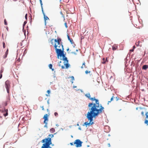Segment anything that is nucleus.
I'll list each match as a JSON object with an SVG mask.
<instances>
[{
  "mask_svg": "<svg viewBox=\"0 0 148 148\" xmlns=\"http://www.w3.org/2000/svg\"><path fill=\"white\" fill-rule=\"evenodd\" d=\"M104 108L101 104L100 105V108L99 110H88L87 113L86 117L89 121V122H87V126H89L94 124L93 121V118H95L101 113L104 112Z\"/></svg>",
  "mask_w": 148,
  "mask_h": 148,
  "instance_id": "obj_1",
  "label": "nucleus"
},
{
  "mask_svg": "<svg viewBox=\"0 0 148 148\" xmlns=\"http://www.w3.org/2000/svg\"><path fill=\"white\" fill-rule=\"evenodd\" d=\"M85 96L88 98L89 99L92 101H95V103H93L92 102L90 103H88V110H99L98 108H100L101 104H99V100L98 99H95V97H91L89 93H87L85 95Z\"/></svg>",
  "mask_w": 148,
  "mask_h": 148,
  "instance_id": "obj_2",
  "label": "nucleus"
},
{
  "mask_svg": "<svg viewBox=\"0 0 148 148\" xmlns=\"http://www.w3.org/2000/svg\"><path fill=\"white\" fill-rule=\"evenodd\" d=\"M41 142L43 143L41 148H52L50 146L51 144H52L51 138H46L42 140Z\"/></svg>",
  "mask_w": 148,
  "mask_h": 148,
  "instance_id": "obj_3",
  "label": "nucleus"
},
{
  "mask_svg": "<svg viewBox=\"0 0 148 148\" xmlns=\"http://www.w3.org/2000/svg\"><path fill=\"white\" fill-rule=\"evenodd\" d=\"M62 49H61V51L59 52V55H58V54H56L57 56V58L58 59H59L60 58H61L62 57H65L66 53L64 51V46L62 44H61Z\"/></svg>",
  "mask_w": 148,
  "mask_h": 148,
  "instance_id": "obj_4",
  "label": "nucleus"
},
{
  "mask_svg": "<svg viewBox=\"0 0 148 148\" xmlns=\"http://www.w3.org/2000/svg\"><path fill=\"white\" fill-rule=\"evenodd\" d=\"M83 142L79 139L76 140L73 143L77 147H81L82 146V144Z\"/></svg>",
  "mask_w": 148,
  "mask_h": 148,
  "instance_id": "obj_5",
  "label": "nucleus"
},
{
  "mask_svg": "<svg viewBox=\"0 0 148 148\" xmlns=\"http://www.w3.org/2000/svg\"><path fill=\"white\" fill-rule=\"evenodd\" d=\"M0 112L3 113V115L5 117L7 116L8 115V110L4 108L2 110L0 109Z\"/></svg>",
  "mask_w": 148,
  "mask_h": 148,
  "instance_id": "obj_6",
  "label": "nucleus"
},
{
  "mask_svg": "<svg viewBox=\"0 0 148 148\" xmlns=\"http://www.w3.org/2000/svg\"><path fill=\"white\" fill-rule=\"evenodd\" d=\"M49 114H45L44 115V116L43 117V119H44V121L43 122L45 123V122H48L49 121V116L50 115V113H48Z\"/></svg>",
  "mask_w": 148,
  "mask_h": 148,
  "instance_id": "obj_7",
  "label": "nucleus"
},
{
  "mask_svg": "<svg viewBox=\"0 0 148 148\" xmlns=\"http://www.w3.org/2000/svg\"><path fill=\"white\" fill-rule=\"evenodd\" d=\"M54 48L55 49V51L56 53V54H58H58L59 55V52L61 51V49H58L57 48L58 47V45H57L56 43H55L54 44Z\"/></svg>",
  "mask_w": 148,
  "mask_h": 148,
  "instance_id": "obj_8",
  "label": "nucleus"
},
{
  "mask_svg": "<svg viewBox=\"0 0 148 148\" xmlns=\"http://www.w3.org/2000/svg\"><path fill=\"white\" fill-rule=\"evenodd\" d=\"M5 86L6 88H10V82L8 80H7L5 82Z\"/></svg>",
  "mask_w": 148,
  "mask_h": 148,
  "instance_id": "obj_9",
  "label": "nucleus"
},
{
  "mask_svg": "<svg viewBox=\"0 0 148 148\" xmlns=\"http://www.w3.org/2000/svg\"><path fill=\"white\" fill-rule=\"evenodd\" d=\"M60 60H62L63 61H64V63H65L66 62H69V60L67 59V58L66 57H63L62 58H60Z\"/></svg>",
  "mask_w": 148,
  "mask_h": 148,
  "instance_id": "obj_10",
  "label": "nucleus"
},
{
  "mask_svg": "<svg viewBox=\"0 0 148 148\" xmlns=\"http://www.w3.org/2000/svg\"><path fill=\"white\" fill-rule=\"evenodd\" d=\"M44 20L45 25H46V21L48 20H49V18L46 15L44 16Z\"/></svg>",
  "mask_w": 148,
  "mask_h": 148,
  "instance_id": "obj_11",
  "label": "nucleus"
},
{
  "mask_svg": "<svg viewBox=\"0 0 148 148\" xmlns=\"http://www.w3.org/2000/svg\"><path fill=\"white\" fill-rule=\"evenodd\" d=\"M67 37L69 40L71 42V44H73L74 43V42L73 41V40L72 38H70L69 36L68 35H67Z\"/></svg>",
  "mask_w": 148,
  "mask_h": 148,
  "instance_id": "obj_12",
  "label": "nucleus"
},
{
  "mask_svg": "<svg viewBox=\"0 0 148 148\" xmlns=\"http://www.w3.org/2000/svg\"><path fill=\"white\" fill-rule=\"evenodd\" d=\"M64 65L66 69H68L70 67V65L69 62L65 63L64 64Z\"/></svg>",
  "mask_w": 148,
  "mask_h": 148,
  "instance_id": "obj_13",
  "label": "nucleus"
},
{
  "mask_svg": "<svg viewBox=\"0 0 148 148\" xmlns=\"http://www.w3.org/2000/svg\"><path fill=\"white\" fill-rule=\"evenodd\" d=\"M8 53V49H7L6 52H5V55L3 56V58H6L7 56Z\"/></svg>",
  "mask_w": 148,
  "mask_h": 148,
  "instance_id": "obj_14",
  "label": "nucleus"
},
{
  "mask_svg": "<svg viewBox=\"0 0 148 148\" xmlns=\"http://www.w3.org/2000/svg\"><path fill=\"white\" fill-rule=\"evenodd\" d=\"M147 69H148V64L144 65L142 67V69L145 70H146Z\"/></svg>",
  "mask_w": 148,
  "mask_h": 148,
  "instance_id": "obj_15",
  "label": "nucleus"
},
{
  "mask_svg": "<svg viewBox=\"0 0 148 148\" xmlns=\"http://www.w3.org/2000/svg\"><path fill=\"white\" fill-rule=\"evenodd\" d=\"M108 61L107 58L106 59L104 58H103V61L102 62V63L103 64H105L106 62Z\"/></svg>",
  "mask_w": 148,
  "mask_h": 148,
  "instance_id": "obj_16",
  "label": "nucleus"
},
{
  "mask_svg": "<svg viewBox=\"0 0 148 148\" xmlns=\"http://www.w3.org/2000/svg\"><path fill=\"white\" fill-rule=\"evenodd\" d=\"M50 131L51 133H53L55 132V130L54 128H51L50 130Z\"/></svg>",
  "mask_w": 148,
  "mask_h": 148,
  "instance_id": "obj_17",
  "label": "nucleus"
},
{
  "mask_svg": "<svg viewBox=\"0 0 148 148\" xmlns=\"http://www.w3.org/2000/svg\"><path fill=\"white\" fill-rule=\"evenodd\" d=\"M27 23V21H24L23 23V29H24V27Z\"/></svg>",
  "mask_w": 148,
  "mask_h": 148,
  "instance_id": "obj_18",
  "label": "nucleus"
},
{
  "mask_svg": "<svg viewBox=\"0 0 148 148\" xmlns=\"http://www.w3.org/2000/svg\"><path fill=\"white\" fill-rule=\"evenodd\" d=\"M117 48V46H113L112 47V49L114 51Z\"/></svg>",
  "mask_w": 148,
  "mask_h": 148,
  "instance_id": "obj_19",
  "label": "nucleus"
},
{
  "mask_svg": "<svg viewBox=\"0 0 148 148\" xmlns=\"http://www.w3.org/2000/svg\"><path fill=\"white\" fill-rule=\"evenodd\" d=\"M145 115L146 116L145 118L146 119H148V112H146Z\"/></svg>",
  "mask_w": 148,
  "mask_h": 148,
  "instance_id": "obj_20",
  "label": "nucleus"
},
{
  "mask_svg": "<svg viewBox=\"0 0 148 148\" xmlns=\"http://www.w3.org/2000/svg\"><path fill=\"white\" fill-rule=\"evenodd\" d=\"M144 123L145 124H146L147 125H148V119H145Z\"/></svg>",
  "mask_w": 148,
  "mask_h": 148,
  "instance_id": "obj_21",
  "label": "nucleus"
},
{
  "mask_svg": "<svg viewBox=\"0 0 148 148\" xmlns=\"http://www.w3.org/2000/svg\"><path fill=\"white\" fill-rule=\"evenodd\" d=\"M43 123L45 124L44 126V127H45L47 128V124H48L47 122H45V123L44 122H43Z\"/></svg>",
  "mask_w": 148,
  "mask_h": 148,
  "instance_id": "obj_22",
  "label": "nucleus"
},
{
  "mask_svg": "<svg viewBox=\"0 0 148 148\" xmlns=\"http://www.w3.org/2000/svg\"><path fill=\"white\" fill-rule=\"evenodd\" d=\"M85 62L84 61V62L83 63L82 66L81 67V68L82 69L83 68V67H84L83 66V65H84V66H85Z\"/></svg>",
  "mask_w": 148,
  "mask_h": 148,
  "instance_id": "obj_23",
  "label": "nucleus"
},
{
  "mask_svg": "<svg viewBox=\"0 0 148 148\" xmlns=\"http://www.w3.org/2000/svg\"><path fill=\"white\" fill-rule=\"evenodd\" d=\"M49 68L50 69H51L52 68L53 65L51 64H49L48 66Z\"/></svg>",
  "mask_w": 148,
  "mask_h": 148,
  "instance_id": "obj_24",
  "label": "nucleus"
},
{
  "mask_svg": "<svg viewBox=\"0 0 148 148\" xmlns=\"http://www.w3.org/2000/svg\"><path fill=\"white\" fill-rule=\"evenodd\" d=\"M87 122H86L83 123L82 125L83 126H86V127H87Z\"/></svg>",
  "mask_w": 148,
  "mask_h": 148,
  "instance_id": "obj_25",
  "label": "nucleus"
},
{
  "mask_svg": "<svg viewBox=\"0 0 148 148\" xmlns=\"http://www.w3.org/2000/svg\"><path fill=\"white\" fill-rule=\"evenodd\" d=\"M90 72H91V71H88V70H86V71H85V74H87L88 73H90Z\"/></svg>",
  "mask_w": 148,
  "mask_h": 148,
  "instance_id": "obj_26",
  "label": "nucleus"
},
{
  "mask_svg": "<svg viewBox=\"0 0 148 148\" xmlns=\"http://www.w3.org/2000/svg\"><path fill=\"white\" fill-rule=\"evenodd\" d=\"M41 9H42V13L43 15V16H44V15H45V14L44 12L43 7H42V8H41Z\"/></svg>",
  "mask_w": 148,
  "mask_h": 148,
  "instance_id": "obj_27",
  "label": "nucleus"
},
{
  "mask_svg": "<svg viewBox=\"0 0 148 148\" xmlns=\"http://www.w3.org/2000/svg\"><path fill=\"white\" fill-rule=\"evenodd\" d=\"M4 70V69L3 68H1V69L0 71V74H2V73L3 72Z\"/></svg>",
  "mask_w": 148,
  "mask_h": 148,
  "instance_id": "obj_28",
  "label": "nucleus"
},
{
  "mask_svg": "<svg viewBox=\"0 0 148 148\" xmlns=\"http://www.w3.org/2000/svg\"><path fill=\"white\" fill-rule=\"evenodd\" d=\"M4 24L5 25H7V22L5 19L4 20Z\"/></svg>",
  "mask_w": 148,
  "mask_h": 148,
  "instance_id": "obj_29",
  "label": "nucleus"
},
{
  "mask_svg": "<svg viewBox=\"0 0 148 148\" xmlns=\"http://www.w3.org/2000/svg\"><path fill=\"white\" fill-rule=\"evenodd\" d=\"M54 115L56 117H57L58 115V113L57 112H55L54 113Z\"/></svg>",
  "mask_w": 148,
  "mask_h": 148,
  "instance_id": "obj_30",
  "label": "nucleus"
},
{
  "mask_svg": "<svg viewBox=\"0 0 148 148\" xmlns=\"http://www.w3.org/2000/svg\"><path fill=\"white\" fill-rule=\"evenodd\" d=\"M57 40H58V41H59L60 42H61V40H61V39L60 38H57Z\"/></svg>",
  "mask_w": 148,
  "mask_h": 148,
  "instance_id": "obj_31",
  "label": "nucleus"
},
{
  "mask_svg": "<svg viewBox=\"0 0 148 148\" xmlns=\"http://www.w3.org/2000/svg\"><path fill=\"white\" fill-rule=\"evenodd\" d=\"M3 47L4 48H5V43L4 42H3Z\"/></svg>",
  "mask_w": 148,
  "mask_h": 148,
  "instance_id": "obj_32",
  "label": "nucleus"
},
{
  "mask_svg": "<svg viewBox=\"0 0 148 148\" xmlns=\"http://www.w3.org/2000/svg\"><path fill=\"white\" fill-rule=\"evenodd\" d=\"M57 43H58V45H61V44H62V42H60L58 41H57Z\"/></svg>",
  "mask_w": 148,
  "mask_h": 148,
  "instance_id": "obj_33",
  "label": "nucleus"
},
{
  "mask_svg": "<svg viewBox=\"0 0 148 148\" xmlns=\"http://www.w3.org/2000/svg\"><path fill=\"white\" fill-rule=\"evenodd\" d=\"M10 88H6L8 94H9L10 93Z\"/></svg>",
  "mask_w": 148,
  "mask_h": 148,
  "instance_id": "obj_34",
  "label": "nucleus"
},
{
  "mask_svg": "<svg viewBox=\"0 0 148 148\" xmlns=\"http://www.w3.org/2000/svg\"><path fill=\"white\" fill-rule=\"evenodd\" d=\"M70 77L71 78V80L72 81H73V80H74V78L73 76H71V77Z\"/></svg>",
  "mask_w": 148,
  "mask_h": 148,
  "instance_id": "obj_35",
  "label": "nucleus"
},
{
  "mask_svg": "<svg viewBox=\"0 0 148 148\" xmlns=\"http://www.w3.org/2000/svg\"><path fill=\"white\" fill-rule=\"evenodd\" d=\"M23 32L24 33V34H25V33H26V30L24 29H24H23Z\"/></svg>",
  "mask_w": 148,
  "mask_h": 148,
  "instance_id": "obj_36",
  "label": "nucleus"
},
{
  "mask_svg": "<svg viewBox=\"0 0 148 148\" xmlns=\"http://www.w3.org/2000/svg\"><path fill=\"white\" fill-rule=\"evenodd\" d=\"M25 18L26 20H27V14H26L25 15Z\"/></svg>",
  "mask_w": 148,
  "mask_h": 148,
  "instance_id": "obj_37",
  "label": "nucleus"
},
{
  "mask_svg": "<svg viewBox=\"0 0 148 148\" xmlns=\"http://www.w3.org/2000/svg\"><path fill=\"white\" fill-rule=\"evenodd\" d=\"M54 40V39L53 38V39H52L51 40V44H52V45L53 44V41Z\"/></svg>",
  "mask_w": 148,
  "mask_h": 148,
  "instance_id": "obj_38",
  "label": "nucleus"
},
{
  "mask_svg": "<svg viewBox=\"0 0 148 148\" xmlns=\"http://www.w3.org/2000/svg\"><path fill=\"white\" fill-rule=\"evenodd\" d=\"M64 25H65V27L66 28H67V27H68V26H67V23H64Z\"/></svg>",
  "mask_w": 148,
  "mask_h": 148,
  "instance_id": "obj_39",
  "label": "nucleus"
},
{
  "mask_svg": "<svg viewBox=\"0 0 148 148\" xmlns=\"http://www.w3.org/2000/svg\"><path fill=\"white\" fill-rule=\"evenodd\" d=\"M61 62H62L61 61H60V62H58V65L59 66H61V64H60V63H61Z\"/></svg>",
  "mask_w": 148,
  "mask_h": 148,
  "instance_id": "obj_40",
  "label": "nucleus"
},
{
  "mask_svg": "<svg viewBox=\"0 0 148 148\" xmlns=\"http://www.w3.org/2000/svg\"><path fill=\"white\" fill-rule=\"evenodd\" d=\"M40 4L41 5V8H42V7H43V6H42L43 4H42V1L40 2Z\"/></svg>",
  "mask_w": 148,
  "mask_h": 148,
  "instance_id": "obj_41",
  "label": "nucleus"
},
{
  "mask_svg": "<svg viewBox=\"0 0 148 148\" xmlns=\"http://www.w3.org/2000/svg\"><path fill=\"white\" fill-rule=\"evenodd\" d=\"M51 91L50 90H48L47 91V92L48 93V94L49 95V93H50Z\"/></svg>",
  "mask_w": 148,
  "mask_h": 148,
  "instance_id": "obj_42",
  "label": "nucleus"
},
{
  "mask_svg": "<svg viewBox=\"0 0 148 148\" xmlns=\"http://www.w3.org/2000/svg\"><path fill=\"white\" fill-rule=\"evenodd\" d=\"M71 53L72 54H74L75 55H77V53L76 52H71Z\"/></svg>",
  "mask_w": 148,
  "mask_h": 148,
  "instance_id": "obj_43",
  "label": "nucleus"
},
{
  "mask_svg": "<svg viewBox=\"0 0 148 148\" xmlns=\"http://www.w3.org/2000/svg\"><path fill=\"white\" fill-rule=\"evenodd\" d=\"M139 44V41H138V42L136 43V45L137 46H138Z\"/></svg>",
  "mask_w": 148,
  "mask_h": 148,
  "instance_id": "obj_44",
  "label": "nucleus"
},
{
  "mask_svg": "<svg viewBox=\"0 0 148 148\" xmlns=\"http://www.w3.org/2000/svg\"><path fill=\"white\" fill-rule=\"evenodd\" d=\"M134 51V49H131L130 50V52H133Z\"/></svg>",
  "mask_w": 148,
  "mask_h": 148,
  "instance_id": "obj_45",
  "label": "nucleus"
},
{
  "mask_svg": "<svg viewBox=\"0 0 148 148\" xmlns=\"http://www.w3.org/2000/svg\"><path fill=\"white\" fill-rule=\"evenodd\" d=\"M113 98H114V96H113L111 98V99H110V101H112L113 100Z\"/></svg>",
  "mask_w": 148,
  "mask_h": 148,
  "instance_id": "obj_46",
  "label": "nucleus"
},
{
  "mask_svg": "<svg viewBox=\"0 0 148 148\" xmlns=\"http://www.w3.org/2000/svg\"><path fill=\"white\" fill-rule=\"evenodd\" d=\"M141 115H142V116H144V112L143 111H142L141 112Z\"/></svg>",
  "mask_w": 148,
  "mask_h": 148,
  "instance_id": "obj_47",
  "label": "nucleus"
},
{
  "mask_svg": "<svg viewBox=\"0 0 148 148\" xmlns=\"http://www.w3.org/2000/svg\"><path fill=\"white\" fill-rule=\"evenodd\" d=\"M54 42H55L56 43V42H57V41H58V40L57 39H55L54 40Z\"/></svg>",
  "mask_w": 148,
  "mask_h": 148,
  "instance_id": "obj_48",
  "label": "nucleus"
},
{
  "mask_svg": "<svg viewBox=\"0 0 148 148\" xmlns=\"http://www.w3.org/2000/svg\"><path fill=\"white\" fill-rule=\"evenodd\" d=\"M2 77V74H0V79H1Z\"/></svg>",
  "mask_w": 148,
  "mask_h": 148,
  "instance_id": "obj_49",
  "label": "nucleus"
},
{
  "mask_svg": "<svg viewBox=\"0 0 148 148\" xmlns=\"http://www.w3.org/2000/svg\"><path fill=\"white\" fill-rule=\"evenodd\" d=\"M65 67H64V66L63 65H62L61 66V68L62 69H64L65 68Z\"/></svg>",
  "mask_w": 148,
  "mask_h": 148,
  "instance_id": "obj_50",
  "label": "nucleus"
},
{
  "mask_svg": "<svg viewBox=\"0 0 148 148\" xmlns=\"http://www.w3.org/2000/svg\"><path fill=\"white\" fill-rule=\"evenodd\" d=\"M116 101H118V100L119 99V97H116Z\"/></svg>",
  "mask_w": 148,
  "mask_h": 148,
  "instance_id": "obj_51",
  "label": "nucleus"
},
{
  "mask_svg": "<svg viewBox=\"0 0 148 148\" xmlns=\"http://www.w3.org/2000/svg\"><path fill=\"white\" fill-rule=\"evenodd\" d=\"M51 138H53V134H51Z\"/></svg>",
  "mask_w": 148,
  "mask_h": 148,
  "instance_id": "obj_52",
  "label": "nucleus"
},
{
  "mask_svg": "<svg viewBox=\"0 0 148 148\" xmlns=\"http://www.w3.org/2000/svg\"><path fill=\"white\" fill-rule=\"evenodd\" d=\"M78 129H79V130H82L81 128V127H80V126H79V127H78Z\"/></svg>",
  "mask_w": 148,
  "mask_h": 148,
  "instance_id": "obj_53",
  "label": "nucleus"
},
{
  "mask_svg": "<svg viewBox=\"0 0 148 148\" xmlns=\"http://www.w3.org/2000/svg\"><path fill=\"white\" fill-rule=\"evenodd\" d=\"M73 44V47H75V46H76V45L74 43Z\"/></svg>",
  "mask_w": 148,
  "mask_h": 148,
  "instance_id": "obj_54",
  "label": "nucleus"
},
{
  "mask_svg": "<svg viewBox=\"0 0 148 148\" xmlns=\"http://www.w3.org/2000/svg\"><path fill=\"white\" fill-rule=\"evenodd\" d=\"M136 48V47L134 45L133 46V49H134H134Z\"/></svg>",
  "mask_w": 148,
  "mask_h": 148,
  "instance_id": "obj_55",
  "label": "nucleus"
},
{
  "mask_svg": "<svg viewBox=\"0 0 148 148\" xmlns=\"http://www.w3.org/2000/svg\"><path fill=\"white\" fill-rule=\"evenodd\" d=\"M70 144L71 145H73V143H70Z\"/></svg>",
  "mask_w": 148,
  "mask_h": 148,
  "instance_id": "obj_56",
  "label": "nucleus"
},
{
  "mask_svg": "<svg viewBox=\"0 0 148 148\" xmlns=\"http://www.w3.org/2000/svg\"><path fill=\"white\" fill-rule=\"evenodd\" d=\"M49 99H48V100L47 101V103H48V104L49 105Z\"/></svg>",
  "mask_w": 148,
  "mask_h": 148,
  "instance_id": "obj_57",
  "label": "nucleus"
},
{
  "mask_svg": "<svg viewBox=\"0 0 148 148\" xmlns=\"http://www.w3.org/2000/svg\"><path fill=\"white\" fill-rule=\"evenodd\" d=\"M42 108V110H44V108H43V106H42V107H41Z\"/></svg>",
  "mask_w": 148,
  "mask_h": 148,
  "instance_id": "obj_58",
  "label": "nucleus"
},
{
  "mask_svg": "<svg viewBox=\"0 0 148 148\" xmlns=\"http://www.w3.org/2000/svg\"><path fill=\"white\" fill-rule=\"evenodd\" d=\"M79 122H78V123H77V126H79Z\"/></svg>",
  "mask_w": 148,
  "mask_h": 148,
  "instance_id": "obj_59",
  "label": "nucleus"
},
{
  "mask_svg": "<svg viewBox=\"0 0 148 148\" xmlns=\"http://www.w3.org/2000/svg\"><path fill=\"white\" fill-rule=\"evenodd\" d=\"M79 90L81 92H83V90H82L80 89Z\"/></svg>",
  "mask_w": 148,
  "mask_h": 148,
  "instance_id": "obj_60",
  "label": "nucleus"
},
{
  "mask_svg": "<svg viewBox=\"0 0 148 148\" xmlns=\"http://www.w3.org/2000/svg\"><path fill=\"white\" fill-rule=\"evenodd\" d=\"M6 29L8 31V27H6Z\"/></svg>",
  "mask_w": 148,
  "mask_h": 148,
  "instance_id": "obj_61",
  "label": "nucleus"
},
{
  "mask_svg": "<svg viewBox=\"0 0 148 148\" xmlns=\"http://www.w3.org/2000/svg\"><path fill=\"white\" fill-rule=\"evenodd\" d=\"M50 136H51V134H49V135H48V137H47V138H48V137H49V138H50Z\"/></svg>",
  "mask_w": 148,
  "mask_h": 148,
  "instance_id": "obj_62",
  "label": "nucleus"
},
{
  "mask_svg": "<svg viewBox=\"0 0 148 148\" xmlns=\"http://www.w3.org/2000/svg\"><path fill=\"white\" fill-rule=\"evenodd\" d=\"M60 14H61L62 15H63V13H62V11H61L60 12Z\"/></svg>",
  "mask_w": 148,
  "mask_h": 148,
  "instance_id": "obj_63",
  "label": "nucleus"
},
{
  "mask_svg": "<svg viewBox=\"0 0 148 148\" xmlns=\"http://www.w3.org/2000/svg\"><path fill=\"white\" fill-rule=\"evenodd\" d=\"M69 47L68 48L66 49V50L67 51H69Z\"/></svg>",
  "mask_w": 148,
  "mask_h": 148,
  "instance_id": "obj_64",
  "label": "nucleus"
}]
</instances>
